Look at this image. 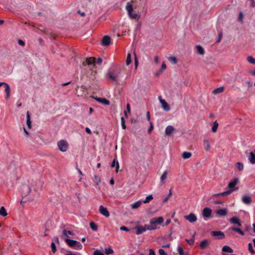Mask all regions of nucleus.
<instances>
[{
    "label": "nucleus",
    "instance_id": "obj_15",
    "mask_svg": "<svg viewBox=\"0 0 255 255\" xmlns=\"http://www.w3.org/2000/svg\"><path fill=\"white\" fill-rule=\"evenodd\" d=\"M230 222L233 224H236L239 226H241L240 220L238 217L235 216L230 219Z\"/></svg>",
    "mask_w": 255,
    "mask_h": 255
},
{
    "label": "nucleus",
    "instance_id": "obj_35",
    "mask_svg": "<svg viewBox=\"0 0 255 255\" xmlns=\"http://www.w3.org/2000/svg\"><path fill=\"white\" fill-rule=\"evenodd\" d=\"M86 62L88 65H95L96 63L95 58L92 57L87 58L86 59Z\"/></svg>",
    "mask_w": 255,
    "mask_h": 255
},
{
    "label": "nucleus",
    "instance_id": "obj_37",
    "mask_svg": "<svg viewBox=\"0 0 255 255\" xmlns=\"http://www.w3.org/2000/svg\"><path fill=\"white\" fill-rule=\"evenodd\" d=\"M232 230L238 233L241 235L244 236L245 235V233L243 231H242L240 228H236V227H233L232 228Z\"/></svg>",
    "mask_w": 255,
    "mask_h": 255
},
{
    "label": "nucleus",
    "instance_id": "obj_41",
    "mask_svg": "<svg viewBox=\"0 0 255 255\" xmlns=\"http://www.w3.org/2000/svg\"><path fill=\"white\" fill-rule=\"evenodd\" d=\"M94 179H95V182H96V186H99L100 183V182H101V179H100V178L97 175H94Z\"/></svg>",
    "mask_w": 255,
    "mask_h": 255
},
{
    "label": "nucleus",
    "instance_id": "obj_24",
    "mask_svg": "<svg viewBox=\"0 0 255 255\" xmlns=\"http://www.w3.org/2000/svg\"><path fill=\"white\" fill-rule=\"evenodd\" d=\"M142 201L141 200L137 201L133 204L130 205L131 208L132 209H135L138 208L142 204Z\"/></svg>",
    "mask_w": 255,
    "mask_h": 255
},
{
    "label": "nucleus",
    "instance_id": "obj_10",
    "mask_svg": "<svg viewBox=\"0 0 255 255\" xmlns=\"http://www.w3.org/2000/svg\"><path fill=\"white\" fill-rule=\"evenodd\" d=\"M212 236L216 237L218 239H222L225 237V234L221 231H212L211 232Z\"/></svg>",
    "mask_w": 255,
    "mask_h": 255
},
{
    "label": "nucleus",
    "instance_id": "obj_21",
    "mask_svg": "<svg viewBox=\"0 0 255 255\" xmlns=\"http://www.w3.org/2000/svg\"><path fill=\"white\" fill-rule=\"evenodd\" d=\"M111 42L110 37L108 36H105L102 40V44L104 46H108Z\"/></svg>",
    "mask_w": 255,
    "mask_h": 255
},
{
    "label": "nucleus",
    "instance_id": "obj_52",
    "mask_svg": "<svg viewBox=\"0 0 255 255\" xmlns=\"http://www.w3.org/2000/svg\"><path fill=\"white\" fill-rule=\"evenodd\" d=\"M94 255H104L100 250H96L94 253Z\"/></svg>",
    "mask_w": 255,
    "mask_h": 255
},
{
    "label": "nucleus",
    "instance_id": "obj_23",
    "mask_svg": "<svg viewBox=\"0 0 255 255\" xmlns=\"http://www.w3.org/2000/svg\"><path fill=\"white\" fill-rule=\"evenodd\" d=\"M222 251L224 252L232 253H233V250L229 246H224L222 249Z\"/></svg>",
    "mask_w": 255,
    "mask_h": 255
},
{
    "label": "nucleus",
    "instance_id": "obj_49",
    "mask_svg": "<svg viewBox=\"0 0 255 255\" xmlns=\"http://www.w3.org/2000/svg\"><path fill=\"white\" fill-rule=\"evenodd\" d=\"M121 124H122V128L124 129H126V126L125 125V121L124 118L123 117H122L121 119Z\"/></svg>",
    "mask_w": 255,
    "mask_h": 255
},
{
    "label": "nucleus",
    "instance_id": "obj_51",
    "mask_svg": "<svg viewBox=\"0 0 255 255\" xmlns=\"http://www.w3.org/2000/svg\"><path fill=\"white\" fill-rule=\"evenodd\" d=\"M243 13L242 11H241L239 13V20L242 23L243 22Z\"/></svg>",
    "mask_w": 255,
    "mask_h": 255
},
{
    "label": "nucleus",
    "instance_id": "obj_19",
    "mask_svg": "<svg viewBox=\"0 0 255 255\" xmlns=\"http://www.w3.org/2000/svg\"><path fill=\"white\" fill-rule=\"evenodd\" d=\"M95 99L98 102L102 103L104 105H109L110 104V102L109 101V100H108L106 98H100L96 97V98H95Z\"/></svg>",
    "mask_w": 255,
    "mask_h": 255
},
{
    "label": "nucleus",
    "instance_id": "obj_29",
    "mask_svg": "<svg viewBox=\"0 0 255 255\" xmlns=\"http://www.w3.org/2000/svg\"><path fill=\"white\" fill-rule=\"evenodd\" d=\"M74 234L73 232L70 231H67L66 230H64L62 232V235L64 237H68L70 235H73Z\"/></svg>",
    "mask_w": 255,
    "mask_h": 255
},
{
    "label": "nucleus",
    "instance_id": "obj_2",
    "mask_svg": "<svg viewBox=\"0 0 255 255\" xmlns=\"http://www.w3.org/2000/svg\"><path fill=\"white\" fill-rule=\"evenodd\" d=\"M126 9L127 11L128 16L130 19H136L137 20H139L140 15L139 13L134 11L132 4L128 2L126 6Z\"/></svg>",
    "mask_w": 255,
    "mask_h": 255
},
{
    "label": "nucleus",
    "instance_id": "obj_33",
    "mask_svg": "<svg viewBox=\"0 0 255 255\" xmlns=\"http://www.w3.org/2000/svg\"><path fill=\"white\" fill-rule=\"evenodd\" d=\"M191 156L192 153L190 152L185 151L182 153V157L185 159L190 158Z\"/></svg>",
    "mask_w": 255,
    "mask_h": 255
},
{
    "label": "nucleus",
    "instance_id": "obj_20",
    "mask_svg": "<svg viewBox=\"0 0 255 255\" xmlns=\"http://www.w3.org/2000/svg\"><path fill=\"white\" fill-rule=\"evenodd\" d=\"M195 48H196L197 52L198 54L201 55H204L205 54V50L202 46L199 45H196Z\"/></svg>",
    "mask_w": 255,
    "mask_h": 255
},
{
    "label": "nucleus",
    "instance_id": "obj_32",
    "mask_svg": "<svg viewBox=\"0 0 255 255\" xmlns=\"http://www.w3.org/2000/svg\"><path fill=\"white\" fill-rule=\"evenodd\" d=\"M224 88L223 87H220L214 89L213 91L214 94H218L223 92Z\"/></svg>",
    "mask_w": 255,
    "mask_h": 255
},
{
    "label": "nucleus",
    "instance_id": "obj_31",
    "mask_svg": "<svg viewBox=\"0 0 255 255\" xmlns=\"http://www.w3.org/2000/svg\"><path fill=\"white\" fill-rule=\"evenodd\" d=\"M166 68V66L165 63V62H163L161 64V68L159 70V71L157 73L156 75H159L161 74L162 73L163 71L165 70Z\"/></svg>",
    "mask_w": 255,
    "mask_h": 255
},
{
    "label": "nucleus",
    "instance_id": "obj_5",
    "mask_svg": "<svg viewBox=\"0 0 255 255\" xmlns=\"http://www.w3.org/2000/svg\"><path fill=\"white\" fill-rule=\"evenodd\" d=\"M120 72L114 70H109L107 76L109 79L112 81H116L119 77Z\"/></svg>",
    "mask_w": 255,
    "mask_h": 255
},
{
    "label": "nucleus",
    "instance_id": "obj_12",
    "mask_svg": "<svg viewBox=\"0 0 255 255\" xmlns=\"http://www.w3.org/2000/svg\"><path fill=\"white\" fill-rule=\"evenodd\" d=\"M99 212L104 216L108 218L110 216V213L108 211L107 208L104 207L103 206L101 205L99 207Z\"/></svg>",
    "mask_w": 255,
    "mask_h": 255
},
{
    "label": "nucleus",
    "instance_id": "obj_54",
    "mask_svg": "<svg viewBox=\"0 0 255 255\" xmlns=\"http://www.w3.org/2000/svg\"><path fill=\"white\" fill-rule=\"evenodd\" d=\"M150 126L148 129V132L149 133H150L153 129V126L151 122H150Z\"/></svg>",
    "mask_w": 255,
    "mask_h": 255
},
{
    "label": "nucleus",
    "instance_id": "obj_3",
    "mask_svg": "<svg viewBox=\"0 0 255 255\" xmlns=\"http://www.w3.org/2000/svg\"><path fill=\"white\" fill-rule=\"evenodd\" d=\"M65 242L69 247L75 250H80L82 249L83 246L82 244L78 241L65 239Z\"/></svg>",
    "mask_w": 255,
    "mask_h": 255
},
{
    "label": "nucleus",
    "instance_id": "obj_47",
    "mask_svg": "<svg viewBox=\"0 0 255 255\" xmlns=\"http://www.w3.org/2000/svg\"><path fill=\"white\" fill-rule=\"evenodd\" d=\"M168 60L173 64H176L177 63V59L175 57H169Z\"/></svg>",
    "mask_w": 255,
    "mask_h": 255
},
{
    "label": "nucleus",
    "instance_id": "obj_40",
    "mask_svg": "<svg viewBox=\"0 0 255 255\" xmlns=\"http://www.w3.org/2000/svg\"><path fill=\"white\" fill-rule=\"evenodd\" d=\"M247 61L251 64L255 65V58L252 56L247 57Z\"/></svg>",
    "mask_w": 255,
    "mask_h": 255
},
{
    "label": "nucleus",
    "instance_id": "obj_45",
    "mask_svg": "<svg viewBox=\"0 0 255 255\" xmlns=\"http://www.w3.org/2000/svg\"><path fill=\"white\" fill-rule=\"evenodd\" d=\"M185 241L188 243V244L189 245H191L193 244L194 243V241H195L194 237H192V238L190 239H186Z\"/></svg>",
    "mask_w": 255,
    "mask_h": 255
},
{
    "label": "nucleus",
    "instance_id": "obj_28",
    "mask_svg": "<svg viewBox=\"0 0 255 255\" xmlns=\"http://www.w3.org/2000/svg\"><path fill=\"white\" fill-rule=\"evenodd\" d=\"M168 175V171L165 170L160 177V182L162 183H165V180L167 178Z\"/></svg>",
    "mask_w": 255,
    "mask_h": 255
},
{
    "label": "nucleus",
    "instance_id": "obj_46",
    "mask_svg": "<svg viewBox=\"0 0 255 255\" xmlns=\"http://www.w3.org/2000/svg\"><path fill=\"white\" fill-rule=\"evenodd\" d=\"M248 249L251 254H254L255 253V250L253 249L252 243H249L248 244Z\"/></svg>",
    "mask_w": 255,
    "mask_h": 255
},
{
    "label": "nucleus",
    "instance_id": "obj_1",
    "mask_svg": "<svg viewBox=\"0 0 255 255\" xmlns=\"http://www.w3.org/2000/svg\"><path fill=\"white\" fill-rule=\"evenodd\" d=\"M164 222V219L162 217L153 218L149 221V224L146 227L149 231L155 230L158 228V225L161 224Z\"/></svg>",
    "mask_w": 255,
    "mask_h": 255
},
{
    "label": "nucleus",
    "instance_id": "obj_59",
    "mask_svg": "<svg viewBox=\"0 0 255 255\" xmlns=\"http://www.w3.org/2000/svg\"><path fill=\"white\" fill-rule=\"evenodd\" d=\"M120 230H122V231H128L129 230L128 229V228H127L125 226H122L120 228Z\"/></svg>",
    "mask_w": 255,
    "mask_h": 255
},
{
    "label": "nucleus",
    "instance_id": "obj_62",
    "mask_svg": "<svg viewBox=\"0 0 255 255\" xmlns=\"http://www.w3.org/2000/svg\"><path fill=\"white\" fill-rule=\"evenodd\" d=\"M97 63L99 65H101L102 63V59L100 58H99L97 59V61H96Z\"/></svg>",
    "mask_w": 255,
    "mask_h": 255
},
{
    "label": "nucleus",
    "instance_id": "obj_56",
    "mask_svg": "<svg viewBox=\"0 0 255 255\" xmlns=\"http://www.w3.org/2000/svg\"><path fill=\"white\" fill-rule=\"evenodd\" d=\"M18 43L23 46L25 45V42L22 40H18Z\"/></svg>",
    "mask_w": 255,
    "mask_h": 255
},
{
    "label": "nucleus",
    "instance_id": "obj_27",
    "mask_svg": "<svg viewBox=\"0 0 255 255\" xmlns=\"http://www.w3.org/2000/svg\"><path fill=\"white\" fill-rule=\"evenodd\" d=\"M248 158H249L250 162L252 164H254L255 163V154L254 152H250V153L249 155Z\"/></svg>",
    "mask_w": 255,
    "mask_h": 255
},
{
    "label": "nucleus",
    "instance_id": "obj_11",
    "mask_svg": "<svg viewBox=\"0 0 255 255\" xmlns=\"http://www.w3.org/2000/svg\"><path fill=\"white\" fill-rule=\"evenodd\" d=\"M184 218L190 223L196 222L197 218L194 213H190L188 215L184 216Z\"/></svg>",
    "mask_w": 255,
    "mask_h": 255
},
{
    "label": "nucleus",
    "instance_id": "obj_63",
    "mask_svg": "<svg viewBox=\"0 0 255 255\" xmlns=\"http://www.w3.org/2000/svg\"><path fill=\"white\" fill-rule=\"evenodd\" d=\"M85 130L89 134H91L92 133V131H91V129L89 128H88V127H86L85 128Z\"/></svg>",
    "mask_w": 255,
    "mask_h": 255
},
{
    "label": "nucleus",
    "instance_id": "obj_39",
    "mask_svg": "<svg viewBox=\"0 0 255 255\" xmlns=\"http://www.w3.org/2000/svg\"><path fill=\"white\" fill-rule=\"evenodd\" d=\"M90 227L91 229L93 231H96L98 230L97 225L94 222H90Z\"/></svg>",
    "mask_w": 255,
    "mask_h": 255
},
{
    "label": "nucleus",
    "instance_id": "obj_9",
    "mask_svg": "<svg viewBox=\"0 0 255 255\" xmlns=\"http://www.w3.org/2000/svg\"><path fill=\"white\" fill-rule=\"evenodd\" d=\"M212 210L208 207L205 208L202 211V215L205 219L210 218L211 216Z\"/></svg>",
    "mask_w": 255,
    "mask_h": 255
},
{
    "label": "nucleus",
    "instance_id": "obj_43",
    "mask_svg": "<svg viewBox=\"0 0 255 255\" xmlns=\"http://www.w3.org/2000/svg\"><path fill=\"white\" fill-rule=\"evenodd\" d=\"M105 253L106 255H110L114 253V251L111 248H106L105 250Z\"/></svg>",
    "mask_w": 255,
    "mask_h": 255
},
{
    "label": "nucleus",
    "instance_id": "obj_22",
    "mask_svg": "<svg viewBox=\"0 0 255 255\" xmlns=\"http://www.w3.org/2000/svg\"><path fill=\"white\" fill-rule=\"evenodd\" d=\"M177 251L179 255H189L188 252H185L180 245H178Z\"/></svg>",
    "mask_w": 255,
    "mask_h": 255
},
{
    "label": "nucleus",
    "instance_id": "obj_7",
    "mask_svg": "<svg viewBox=\"0 0 255 255\" xmlns=\"http://www.w3.org/2000/svg\"><path fill=\"white\" fill-rule=\"evenodd\" d=\"M158 99L159 102L161 105V107L163 109L164 111L166 112H168L170 110V108L168 104V103L165 101V100L162 99L160 96L158 97Z\"/></svg>",
    "mask_w": 255,
    "mask_h": 255
},
{
    "label": "nucleus",
    "instance_id": "obj_44",
    "mask_svg": "<svg viewBox=\"0 0 255 255\" xmlns=\"http://www.w3.org/2000/svg\"><path fill=\"white\" fill-rule=\"evenodd\" d=\"M131 62V55L130 53H128V56H127V59H126V64L127 65H129V64H130Z\"/></svg>",
    "mask_w": 255,
    "mask_h": 255
},
{
    "label": "nucleus",
    "instance_id": "obj_57",
    "mask_svg": "<svg viewBox=\"0 0 255 255\" xmlns=\"http://www.w3.org/2000/svg\"><path fill=\"white\" fill-rule=\"evenodd\" d=\"M23 188L26 189L27 190V194L29 193L30 192V189L28 186H25L23 187Z\"/></svg>",
    "mask_w": 255,
    "mask_h": 255
},
{
    "label": "nucleus",
    "instance_id": "obj_42",
    "mask_svg": "<svg viewBox=\"0 0 255 255\" xmlns=\"http://www.w3.org/2000/svg\"><path fill=\"white\" fill-rule=\"evenodd\" d=\"M236 166L239 171H242L244 169V165L241 162H237L236 163Z\"/></svg>",
    "mask_w": 255,
    "mask_h": 255
},
{
    "label": "nucleus",
    "instance_id": "obj_30",
    "mask_svg": "<svg viewBox=\"0 0 255 255\" xmlns=\"http://www.w3.org/2000/svg\"><path fill=\"white\" fill-rule=\"evenodd\" d=\"M208 244V241L207 240H204L201 242L200 246L201 249H204L207 248Z\"/></svg>",
    "mask_w": 255,
    "mask_h": 255
},
{
    "label": "nucleus",
    "instance_id": "obj_48",
    "mask_svg": "<svg viewBox=\"0 0 255 255\" xmlns=\"http://www.w3.org/2000/svg\"><path fill=\"white\" fill-rule=\"evenodd\" d=\"M51 247L52 252L53 253H55L56 252V247L54 242H52V243L51 244Z\"/></svg>",
    "mask_w": 255,
    "mask_h": 255
},
{
    "label": "nucleus",
    "instance_id": "obj_25",
    "mask_svg": "<svg viewBox=\"0 0 255 255\" xmlns=\"http://www.w3.org/2000/svg\"><path fill=\"white\" fill-rule=\"evenodd\" d=\"M115 166H116V171L117 172H118L119 168H120V165L119 162L116 160V158H115L112 164H111V167H114Z\"/></svg>",
    "mask_w": 255,
    "mask_h": 255
},
{
    "label": "nucleus",
    "instance_id": "obj_8",
    "mask_svg": "<svg viewBox=\"0 0 255 255\" xmlns=\"http://www.w3.org/2000/svg\"><path fill=\"white\" fill-rule=\"evenodd\" d=\"M2 85H4L5 86L4 91H5V92L6 93L5 99H8L9 98V97H10V87L8 85V84H7L6 83L0 82V87L1 86H2Z\"/></svg>",
    "mask_w": 255,
    "mask_h": 255
},
{
    "label": "nucleus",
    "instance_id": "obj_61",
    "mask_svg": "<svg viewBox=\"0 0 255 255\" xmlns=\"http://www.w3.org/2000/svg\"><path fill=\"white\" fill-rule=\"evenodd\" d=\"M249 73L253 76H255V69L249 70Z\"/></svg>",
    "mask_w": 255,
    "mask_h": 255
},
{
    "label": "nucleus",
    "instance_id": "obj_64",
    "mask_svg": "<svg viewBox=\"0 0 255 255\" xmlns=\"http://www.w3.org/2000/svg\"><path fill=\"white\" fill-rule=\"evenodd\" d=\"M127 110L128 113L130 112V106L129 104L127 105Z\"/></svg>",
    "mask_w": 255,
    "mask_h": 255
},
{
    "label": "nucleus",
    "instance_id": "obj_18",
    "mask_svg": "<svg viewBox=\"0 0 255 255\" xmlns=\"http://www.w3.org/2000/svg\"><path fill=\"white\" fill-rule=\"evenodd\" d=\"M242 202L246 204H250L252 202L251 197L247 195H244L242 197Z\"/></svg>",
    "mask_w": 255,
    "mask_h": 255
},
{
    "label": "nucleus",
    "instance_id": "obj_60",
    "mask_svg": "<svg viewBox=\"0 0 255 255\" xmlns=\"http://www.w3.org/2000/svg\"><path fill=\"white\" fill-rule=\"evenodd\" d=\"M222 37V33L221 32H220L219 34V37H218V39L217 40L216 42H219L221 41Z\"/></svg>",
    "mask_w": 255,
    "mask_h": 255
},
{
    "label": "nucleus",
    "instance_id": "obj_34",
    "mask_svg": "<svg viewBox=\"0 0 255 255\" xmlns=\"http://www.w3.org/2000/svg\"><path fill=\"white\" fill-rule=\"evenodd\" d=\"M0 215L5 217L7 215V211L3 206L1 207L0 209Z\"/></svg>",
    "mask_w": 255,
    "mask_h": 255
},
{
    "label": "nucleus",
    "instance_id": "obj_16",
    "mask_svg": "<svg viewBox=\"0 0 255 255\" xmlns=\"http://www.w3.org/2000/svg\"><path fill=\"white\" fill-rule=\"evenodd\" d=\"M203 147L206 151H209L211 148L210 142L208 139H204L203 141Z\"/></svg>",
    "mask_w": 255,
    "mask_h": 255
},
{
    "label": "nucleus",
    "instance_id": "obj_6",
    "mask_svg": "<svg viewBox=\"0 0 255 255\" xmlns=\"http://www.w3.org/2000/svg\"><path fill=\"white\" fill-rule=\"evenodd\" d=\"M147 226V224L144 225L143 226L138 225L136 226L134 228V229L136 230V235H140L142 234V233L145 232L146 231L148 230V229H147L146 227Z\"/></svg>",
    "mask_w": 255,
    "mask_h": 255
},
{
    "label": "nucleus",
    "instance_id": "obj_26",
    "mask_svg": "<svg viewBox=\"0 0 255 255\" xmlns=\"http://www.w3.org/2000/svg\"><path fill=\"white\" fill-rule=\"evenodd\" d=\"M26 125L29 128H31V122L30 120V116L29 112H27L26 113Z\"/></svg>",
    "mask_w": 255,
    "mask_h": 255
},
{
    "label": "nucleus",
    "instance_id": "obj_13",
    "mask_svg": "<svg viewBox=\"0 0 255 255\" xmlns=\"http://www.w3.org/2000/svg\"><path fill=\"white\" fill-rule=\"evenodd\" d=\"M238 182H239V178H234V179H233L229 182V183L228 184V188L230 190H233V188L236 186V185L238 184ZM235 190V189H234V190Z\"/></svg>",
    "mask_w": 255,
    "mask_h": 255
},
{
    "label": "nucleus",
    "instance_id": "obj_17",
    "mask_svg": "<svg viewBox=\"0 0 255 255\" xmlns=\"http://www.w3.org/2000/svg\"><path fill=\"white\" fill-rule=\"evenodd\" d=\"M228 211L226 208H222L217 210V214L220 217L225 216L227 214Z\"/></svg>",
    "mask_w": 255,
    "mask_h": 255
},
{
    "label": "nucleus",
    "instance_id": "obj_38",
    "mask_svg": "<svg viewBox=\"0 0 255 255\" xmlns=\"http://www.w3.org/2000/svg\"><path fill=\"white\" fill-rule=\"evenodd\" d=\"M153 196L152 195H149L147 196L145 199L143 200L142 202L143 203H149L151 200L153 199Z\"/></svg>",
    "mask_w": 255,
    "mask_h": 255
},
{
    "label": "nucleus",
    "instance_id": "obj_55",
    "mask_svg": "<svg viewBox=\"0 0 255 255\" xmlns=\"http://www.w3.org/2000/svg\"><path fill=\"white\" fill-rule=\"evenodd\" d=\"M149 255H155V252L152 249L149 250Z\"/></svg>",
    "mask_w": 255,
    "mask_h": 255
},
{
    "label": "nucleus",
    "instance_id": "obj_14",
    "mask_svg": "<svg viewBox=\"0 0 255 255\" xmlns=\"http://www.w3.org/2000/svg\"><path fill=\"white\" fill-rule=\"evenodd\" d=\"M175 130V128L172 126H168L165 130V133L166 136H170Z\"/></svg>",
    "mask_w": 255,
    "mask_h": 255
},
{
    "label": "nucleus",
    "instance_id": "obj_50",
    "mask_svg": "<svg viewBox=\"0 0 255 255\" xmlns=\"http://www.w3.org/2000/svg\"><path fill=\"white\" fill-rule=\"evenodd\" d=\"M233 191H234V190H230L227 191L222 192V194H223V196H227V195L230 194Z\"/></svg>",
    "mask_w": 255,
    "mask_h": 255
},
{
    "label": "nucleus",
    "instance_id": "obj_53",
    "mask_svg": "<svg viewBox=\"0 0 255 255\" xmlns=\"http://www.w3.org/2000/svg\"><path fill=\"white\" fill-rule=\"evenodd\" d=\"M158 253L160 255H167V254L165 253V251L161 249L158 250Z\"/></svg>",
    "mask_w": 255,
    "mask_h": 255
},
{
    "label": "nucleus",
    "instance_id": "obj_36",
    "mask_svg": "<svg viewBox=\"0 0 255 255\" xmlns=\"http://www.w3.org/2000/svg\"><path fill=\"white\" fill-rule=\"evenodd\" d=\"M218 126L219 124L217 121H215L213 123V125L212 127V131L213 132H216L217 131Z\"/></svg>",
    "mask_w": 255,
    "mask_h": 255
},
{
    "label": "nucleus",
    "instance_id": "obj_4",
    "mask_svg": "<svg viewBox=\"0 0 255 255\" xmlns=\"http://www.w3.org/2000/svg\"><path fill=\"white\" fill-rule=\"evenodd\" d=\"M57 146L58 149L63 152H66L69 147L68 142L66 140L62 139L58 141Z\"/></svg>",
    "mask_w": 255,
    "mask_h": 255
},
{
    "label": "nucleus",
    "instance_id": "obj_58",
    "mask_svg": "<svg viewBox=\"0 0 255 255\" xmlns=\"http://www.w3.org/2000/svg\"><path fill=\"white\" fill-rule=\"evenodd\" d=\"M154 61L155 63L158 64L159 63V57L158 56H156L154 57Z\"/></svg>",
    "mask_w": 255,
    "mask_h": 255
}]
</instances>
